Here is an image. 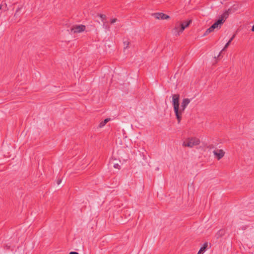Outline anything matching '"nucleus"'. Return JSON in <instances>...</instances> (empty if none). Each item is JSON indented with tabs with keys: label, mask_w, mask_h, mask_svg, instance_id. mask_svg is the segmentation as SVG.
<instances>
[{
	"label": "nucleus",
	"mask_w": 254,
	"mask_h": 254,
	"mask_svg": "<svg viewBox=\"0 0 254 254\" xmlns=\"http://www.w3.org/2000/svg\"><path fill=\"white\" fill-rule=\"evenodd\" d=\"M180 95L178 94H174L172 96V104L174 107V113L178 123L181 121V114L179 109Z\"/></svg>",
	"instance_id": "nucleus-1"
},
{
	"label": "nucleus",
	"mask_w": 254,
	"mask_h": 254,
	"mask_svg": "<svg viewBox=\"0 0 254 254\" xmlns=\"http://www.w3.org/2000/svg\"><path fill=\"white\" fill-rule=\"evenodd\" d=\"M191 20H189L187 21H184L181 23L177 22L176 24L175 27L173 29V32L176 36H179L180 33H182L186 28L188 27L191 23Z\"/></svg>",
	"instance_id": "nucleus-2"
},
{
	"label": "nucleus",
	"mask_w": 254,
	"mask_h": 254,
	"mask_svg": "<svg viewBox=\"0 0 254 254\" xmlns=\"http://www.w3.org/2000/svg\"><path fill=\"white\" fill-rule=\"evenodd\" d=\"M200 140L198 138L195 137H190L186 139L182 144L184 147H188L192 148L194 146L197 145L199 144Z\"/></svg>",
	"instance_id": "nucleus-3"
},
{
	"label": "nucleus",
	"mask_w": 254,
	"mask_h": 254,
	"mask_svg": "<svg viewBox=\"0 0 254 254\" xmlns=\"http://www.w3.org/2000/svg\"><path fill=\"white\" fill-rule=\"evenodd\" d=\"M85 28V26L84 25H75L70 28V31L73 33H78L84 31Z\"/></svg>",
	"instance_id": "nucleus-4"
},
{
	"label": "nucleus",
	"mask_w": 254,
	"mask_h": 254,
	"mask_svg": "<svg viewBox=\"0 0 254 254\" xmlns=\"http://www.w3.org/2000/svg\"><path fill=\"white\" fill-rule=\"evenodd\" d=\"M190 100L188 98H185L183 100L181 103V109H180V114H181V120L182 119V113L184 112L185 109L188 104L190 103Z\"/></svg>",
	"instance_id": "nucleus-5"
},
{
	"label": "nucleus",
	"mask_w": 254,
	"mask_h": 254,
	"mask_svg": "<svg viewBox=\"0 0 254 254\" xmlns=\"http://www.w3.org/2000/svg\"><path fill=\"white\" fill-rule=\"evenodd\" d=\"M213 153L218 160L221 159L225 155V152L222 149L214 150Z\"/></svg>",
	"instance_id": "nucleus-6"
},
{
	"label": "nucleus",
	"mask_w": 254,
	"mask_h": 254,
	"mask_svg": "<svg viewBox=\"0 0 254 254\" xmlns=\"http://www.w3.org/2000/svg\"><path fill=\"white\" fill-rule=\"evenodd\" d=\"M152 15L156 19H168L170 18V16L169 15L162 12L154 13L152 14Z\"/></svg>",
	"instance_id": "nucleus-7"
},
{
	"label": "nucleus",
	"mask_w": 254,
	"mask_h": 254,
	"mask_svg": "<svg viewBox=\"0 0 254 254\" xmlns=\"http://www.w3.org/2000/svg\"><path fill=\"white\" fill-rule=\"evenodd\" d=\"M232 8H229L228 10H226L219 17V19L223 20V23L224 22L225 20L228 17L229 14L231 12Z\"/></svg>",
	"instance_id": "nucleus-8"
},
{
	"label": "nucleus",
	"mask_w": 254,
	"mask_h": 254,
	"mask_svg": "<svg viewBox=\"0 0 254 254\" xmlns=\"http://www.w3.org/2000/svg\"><path fill=\"white\" fill-rule=\"evenodd\" d=\"M223 24V20L222 19H218L216 21H215L211 26L212 28H213L214 29L218 28H220L221 25Z\"/></svg>",
	"instance_id": "nucleus-9"
},
{
	"label": "nucleus",
	"mask_w": 254,
	"mask_h": 254,
	"mask_svg": "<svg viewBox=\"0 0 254 254\" xmlns=\"http://www.w3.org/2000/svg\"><path fill=\"white\" fill-rule=\"evenodd\" d=\"M207 247V243H205L204 244L203 246L200 249L199 251L197 253V254H203L204 252H205L206 248Z\"/></svg>",
	"instance_id": "nucleus-10"
},
{
	"label": "nucleus",
	"mask_w": 254,
	"mask_h": 254,
	"mask_svg": "<svg viewBox=\"0 0 254 254\" xmlns=\"http://www.w3.org/2000/svg\"><path fill=\"white\" fill-rule=\"evenodd\" d=\"M111 120V118H106L104 121H102L99 125H98V127H103L105 126V125L110 121Z\"/></svg>",
	"instance_id": "nucleus-11"
},
{
	"label": "nucleus",
	"mask_w": 254,
	"mask_h": 254,
	"mask_svg": "<svg viewBox=\"0 0 254 254\" xmlns=\"http://www.w3.org/2000/svg\"><path fill=\"white\" fill-rule=\"evenodd\" d=\"M214 30V29L213 28H212V27L210 26L209 28H208L206 30V31L204 33L203 35L205 36V35L208 34L209 33H211V32L213 31Z\"/></svg>",
	"instance_id": "nucleus-12"
},
{
	"label": "nucleus",
	"mask_w": 254,
	"mask_h": 254,
	"mask_svg": "<svg viewBox=\"0 0 254 254\" xmlns=\"http://www.w3.org/2000/svg\"><path fill=\"white\" fill-rule=\"evenodd\" d=\"M224 234V231L223 230H220L216 234L217 238L222 236Z\"/></svg>",
	"instance_id": "nucleus-13"
},
{
	"label": "nucleus",
	"mask_w": 254,
	"mask_h": 254,
	"mask_svg": "<svg viewBox=\"0 0 254 254\" xmlns=\"http://www.w3.org/2000/svg\"><path fill=\"white\" fill-rule=\"evenodd\" d=\"M129 42L128 41H124V49L128 48Z\"/></svg>",
	"instance_id": "nucleus-14"
},
{
	"label": "nucleus",
	"mask_w": 254,
	"mask_h": 254,
	"mask_svg": "<svg viewBox=\"0 0 254 254\" xmlns=\"http://www.w3.org/2000/svg\"><path fill=\"white\" fill-rule=\"evenodd\" d=\"M98 15L102 18V20L104 22V20L106 19V16L105 14H99Z\"/></svg>",
	"instance_id": "nucleus-15"
},
{
	"label": "nucleus",
	"mask_w": 254,
	"mask_h": 254,
	"mask_svg": "<svg viewBox=\"0 0 254 254\" xmlns=\"http://www.w3.org/2000/svg\"><path fill=\"white\" fill-rule=\"evenodd\" d=\"M103 22V27H104L105 29H107L109 30V26H108V25H106V24H105V23L104 22Z\"/></svg>",
	"instance_id": "nucleus-16"
},
{
	"label": "nucleus",
	"mask_w": 254,
	"mask_h": 254,
	"mask_svg": "<svg viewBox=\"0 0 254 254\" xmlns=\"http://www.w3.org/2000/svg\"><path fill=\"white\" fill-rule=\"evenodd\" d=\"M117 21V18H113V19H111V23L112 24H113L115 22H116Z\"/></svg>",
	"instance_id": "nucleus-17"
},
{
	"label": "nucleus",
	"mask_w": 254,
	"mask_h": 254,
	"mask_svg": "<svg viewBox=\"0 0 254 254\" xmlns=\"http://www.w3.org/2000/svg\"><path fill=\"white\" fill-rule=\"evenodd\" d=\"M230 45L229 43H227L226 44V45H225V47L224 48H223V49L222 50H224L225 49L227 48Z\"/></svg>",
	"instance_id": "nucleus-18"
},
{
	"label": "nucleus",
	"mask_w": 254,
	"mask_h": 254,
	"mask_svg": "<svg viewBox=\"0 0 254 254\" xmlns=\"http://www.w3.org/2000/svg\"><path fill=\"white\" fill-rule=\"evenodd\" d=\"M235 37V34H234L229 40H231V41H232L234 39Z\"/></svg>",
	"instance_id": "nucleus-19"
},
{
	"label": "nucleus",
	"mask_w": 254,
	"mask_h": 254,
	"mask_svg": "<svg viewBox=\"0 0 254 254\" xmlns=\"http://www.w3.org/2000/svg\"><path fill=\"white\" fill-rule=\"evenodd\" d=\"M114 167L115 168H118V167L119 166V164H115L114 165Z\"/></svg>",
	"instance_id": "nucleus-20"
},
{
	"label": "nucleus",
	"mask_w": 254,
	"mask_h": 254,
	"mask_svg": "<svg viewBox=\"0 0 254 254\" xmlns=\"http://www.w3.org/2000/svg\"><path fill=\"white\" fill-rule=\"evenodd\" d=\"M69 254H78V253L77 252H71L69 253Z\"/></svg>",
	"instance_id": "nucleus-21"
},
{
	"label": "nucleus",
	"mask_w": 254,
	"mask_h": 254,
	"mask_svg": "<svg viewBox=\"0 0 254 254\" xmlns=\"http://www.w3.org/2000/svg\"><path fill=\"white\" fill-rule=\"evenodd\" d=\"M251 30L252 31L254 32V25L252 26Z\"/></svg>",
	"instance_id": "nucleus-22"
},
{
	"label": "nucleus",
	"mask_w": 254,
	"mask_h": 254,
	"mask_svg": "<svg viewBox=\"0 0 254 254\" xmlns=\"http://www.w3.org/2000/svg\"><path fill=\"white\" fill-rule=\"evenodd\" d=\"M61 181H62L61 180H58L57 182V184L58 185H59L61 183Z\"/></svg>",
	"instance_id": "nucleus-23"
},
{
	"label": "nucleus",
	"mask_w": 254,
	"mask_h": 254,
	"mask_svg": "<svg viewBox=\"0 0 254 254\" xmlns=\"http://www.w3.org/2000/svg\"><path fill=\"white\" fill-rule=\"evenodd\" d=\"M19 10H20V8H18V9H17L16 10V12H15V15L16 14V13L18 12V11Z\"/></svg>",
	"instance_id": "nucleus-24"
},
{
	"label": "nucleus",
	"mask_w": 254,
	"mask_h": 254,
	"mask_svg": "<svg viewBox=\"0 0 254 254\" xmlns=\"http://www.w3.org/2000/svg\"><path fill=\"white\" fill-rule=\"evenodd\" d=\"M231 42H232V41H231V40H229V41H228L227 43H229V44H231Z\"/></svg>",
	"instance_id": "nucleus-25"
},
{
	"label": "nucleus",
	"mask_w": 254,
	"mask_h": 254,
	"mask_svg": "<svg viewBox=\"0 0 254 254\" xmlns=\"http://www.w3.org/2000/svg\"><path fill=\"white\" fill-rule=\"evenodd\" d=\"M2 5H0V10L1 9Z\"/></svg>",
	"instance_id": "nucleus-26"
}]
</instances>
